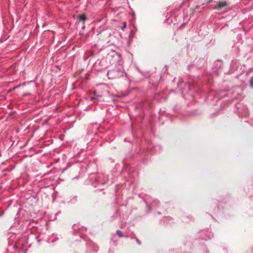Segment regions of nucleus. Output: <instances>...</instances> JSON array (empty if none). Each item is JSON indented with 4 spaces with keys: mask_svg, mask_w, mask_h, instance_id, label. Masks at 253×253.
I'll return each mask as SVG.
<instances>
[{
    "mask_svg": "<svg viewBox=\"0 0 253 253\" xmlns=\"http://www.w3.org/2000/svg\"><path fill=\"white\" fill-rule=\"evenodd\" d=\"M107 76L109 79H114L123 77L125 75V72L119 68L116 67L112 70H110L107 72Z\"/></svg>",
    "mask_w": 253,
    "mask_h": 253,
    "instance_id": "f257e3e1",
    "label": "nucleus"
},
{
    "mask_svg": "<svg viewBox=\"0 0 253 253\" xmlns=\"http://www.w3.org/2000/svg\"><path fill=\"white\" fill-rule=\"evenodd\" d=\"M228 6V3L226 1H219L217 2L214 8L217 10H220L223 8L225 11H227L229 9Z\"/></svg>",
    "mask_w": 253,
    "mask_h": 253,
    "instance_id": "f03ea898",
    "label": "nucleus"
},
{
    "mask_svg": "<svg viewBox=\"0 0 253 253\" xmlns=\"http://www.w3.org/2000/svg\"><path fill=\"white\" fill-rule=\"evenodd\" d=\"M36 239L38 242H40L41 241L43 240V237H42V235H39L38 236L36 237Z\"/></svg>",
    "mask_w": 253,
    "mask_h": 253,
    "instance_id": "7ed1b4c3",
    "label": "nucleus"
},
{
    "mask_svg": "<svg viewBox=\"0 0 253 253\" xmlns=\"http://www.w3.org/2000/svg\"><path fill=\"white\" fill-rule=\"evenodd\" d=\"M93 95H94V96L93 97H91V100H93V99H95L96 98H99L100 97V95H97L96 92L95 91H94Z\"/></svg>",
    "mask_w": 253,
    "mask_h": 253,
    "instance_id": "20e7f679",
    "label": "nucleus"
},
{
    "mask_svg": "<svg viewBox=\"0 0 253 253\" xmlns=\"http://www.w3.org/2000/svg\"><path fill=\"white\" fill-rule=\"evenodd\" d=\"M116 233L119 237H124L123 232L121 230H117L116 231Z\"/></svg>",
    "mask_w": 253,
    "mask_h": 253,
    "instance_id": "39448f33",
    "label": "nucleus"
},
{
    "mask_svg": "<svg viewBox=\"0 0 253 253\" xmlns=\"http://www.w3.org/2000/svg\"><path fill=\"white\" fill-rule=\"evenodd\" d=\"M86 18L84 15H80L79 16V19L80 21H84L85 20Z\"/></svg>",
    "mask_w": 253,
    "mask_h": 253,
    "instance_id": "423d86ee",
    "label": "nucleus"
},
{
    "mask_svg": "<svg viewBox=\"0 0 253 253\" xmlns=\"http://www.w3.org/2000/svg\"><path fill=\"white\" fill-rule=\"evenodd\" d=\"M250 86L251 88H253V76L251 78L249 81Z\"/></svg>",
    "mask_w": 253,
    "mask_h": 253,
    "instance_id": "0eeeda50",
    "label": "nucleus"
},
{
    "mask_svg": "<svg viewBox=\"0 0 253 253\" xmlns=\"http://www.w3.org/2000/svg\"><path fill=\"white\" fill-rule=\"evenodd\" d=\"M126 22H124L123 23V26L121 27V29L122 30H124L125 29H126Z\"/></svg>",
    "mask_w": 253,
    "mask_h": 253,
    "instance_id": "6e6552de",
    "label": "nucleus"
},
{
    "mask_svg": "<svg viewBox=\"0 0 253 253\" xmlns=\"http://www.w3.org/2000/svg\"><path fill=\"white\" fill-rule=\"evenodd\" d=\"M57 239H56V240L55 239L51 240V239H48L47 242L49 243H53V242H55Z\"/></svg>",
    "mask_w": 253,
    "mask_h": 253,
    "instance_id": "1a4fd4ad",
    "label": "nucleus"
},
{
    "mask_svg": "<svg viewBox=\"0 0 253 253\" xmlns=\"http://www.w3.org/2000/svg\"><path fill=\"white\" fill-rule=\"evenodd\" d=\"M136 239V242H137V243L140 245L141 244V242L137 239V238H135Z\"/></svg>",
    "mask_w": 253,
    "mask_h": 253,
    "instance_id": "9d476101",
    "label": "nucleus"
},
{
    "mask_svg": "<svg viewBox=\"0 0 253 253\" xmlns=\"http://www.w3.org/2000/svg\"><path fill=\"white\" fill-rule=\"evenodd\" d=\"M107 181H108V180H105V181L104 182V183H107Z\"/></svg>",
    "mask_w": 253,
    "mask_h": 253,
    "instance_id": "9b49d317",
    "label": "nucleus"
}]
</instances>
